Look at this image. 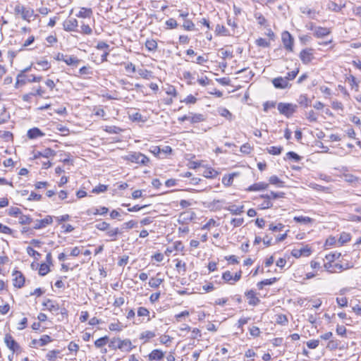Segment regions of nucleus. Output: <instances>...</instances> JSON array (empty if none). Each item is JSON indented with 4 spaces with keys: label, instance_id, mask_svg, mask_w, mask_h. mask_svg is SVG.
Returning <instances> with one entry per match:
<instances>
[{
    "label": "nucleus",
    "instance_id": "nucleus-1",
    "mask_svg": "<svg viewBox=\"0 0 361 361\" xmlns=\"http://www.w3.org/2000/svg\"><path fill=\"white\" fill-rule=\"evenodd\" d=\"M109 347L112 350L119 349L123 352H130L135 348L130 339L121 340L119 338H113L109 343Z\"/></svg>",
    "mask_w": 361,
    "mask_h": 361
},
{
    "label": "nucleus",
    "instance_id": "nucleus-2",
    "mask_svg": "<svg viewBox=\"0 0 361 361\" xmlns=\"http://www.w3.org/2000/svg\"><path fill=\"white\" fill-rule=\"evenodd\" d=\"M13 13L16 16L21 18L24 20L30 21L34 16V11L28 6L17 2L13 8Z\"/></svg>",
    "mask_w": 361,
    "mask_h": 361
},
{
    "label": "nucleus",
    "instance_id": "nucleus-3",
    "mask_svg": "<svg viewBox=\"0 0 361 361\" xmlns=\"http://www.w3.org/2000/svg\"><path fill=\"white\" fill-rule=\"evenodd\" d=\"M28 69L26 68L21 71L16 78V87H18L20 85H23L27 82H39L42 80V76H35L32 74H27L26 72Z\"/></svg>",
    "mask_w": 361,
    "mask_h": 361
},
{
    "label": "nucleus",
    "instance_id": "nucleus-4",
    "mask_svg": "<svg viewBox=\"0 0 361 361\" xmlns=\"http://www.w3.org/2000/svg\"><path fill=\"white\" fill-rule=\"evenodd\" d=\"M297 107L296 104L280 102L278 104L277 109L281 114L290 118L296 111Z\"/></svg>",
    "mask_w": 361,
    "mask_h": 361
},
{
    "label": "nucleus",
    "instance_id": "nucleus-5",
    "mask_svg": "<svg viewBox=\"0 0 361 361\" xmlns=\"http://www.w3.org/2000/svg\"><path fill=\"white\" fill-rule=\"evenodd\" d=\"M126 160L144 166L149 162V159L140 152H133L128 154L126 157Z\"/></svg>",
    "mask_w": 361,
    "mask_h": 361
},
{
    "label": "nucleus",
    "instance_id": "nucleus-6",
    "mask_svg": "<svg viewBox=\"0 0 361 361\" xmlns=\"http://www.w3.org/2000/svg\"><path fill=\"white\" fill-rule=\"evenodd\" d=\"M299 57L304 64H309L314 59V50L312 48L302 49Z\"/></svg>",
    "mask_w": 361,
    "mask_h": 361
},
{
    "label": "nucleus",
    "instance_id": "nucleus-7",
    "mask_svg": "<svg viewBox=\"0 0 361 361\" xmlns=\"http://www.w3.org/2000/svg\"><path fill=\"white\" fill-rule=\"evenodd\" d=\"M281 38L284 47L288 51H293L294 39L292 35L288 31H284L282 33Z\"/></svg>",
    "mask_w": 361,
    "mask_h": 361
},
{
    "label": "nucleus",
    "instance_id": "nucleus-8",
    "mask_svg": "<svg viewBox=\"0 0 361 361\" xmlns=\"http://www.w3.org/2000/svg\"><path fill=\"white\" fill-rule=\"evenodd\" d=\"M4 342L6 346L13 353L18 351L20 349V345L9 334H6L4 337Z\"/></svg>",
    "mask_w": 361,
    "mask_h": 361
},
{
    "label": "nucleus",
    "instance_id": "nucleus-9",
    "mask_svg": "<svg viewBox=\"0 0 361 361\" xmlns=\"http://www.w3.org/2000/svg\"><path fill=\"white\" fill-rule=\"evenodd\" d=\"M272 84L276 89H286L290 86V85H289L288 81H287V78L282 77L274 78L272 80Z\"/></svg>",
    "mask_w": 361,
    "mask_h": 361
},
{
    "label": "nucleus",
    "instance_id": "nucleus-10",
    "mask_svg": "<svg viewBox=\"0 0 361 361\" xmlns=\"http://www.w3.org/2000/svg\"><path fill=\"white\" fill-rule=\"evenodd\" d=\"M78 26V20L73 18L67 19L63 23L64 30L66 31H76Z\"/></svg>",
    "mask_w": 361,
    "mask_h": 361
},
{
    "label": "nucleus",
    "instance_id": "nucleus-11",
    "mask_svg": "<svg viewBox=\"0 0 361 361\" xmlns=\"http://www.w3.org/2000/svg\"><path fill=\"white\" fill-rule=\"evenodd\" d=\"M245 295L248 300L250 305L255 306L260 302V300L256 296V293L253 290L247 291Z\"/></svg>",
    "mask_w": 361,
    "mask_h": 361
},
{
    "label": "nucleus",
    "instance_id": "nucleus-12",
    "mask_svg": "<svg viewBox=\"0 0 361 361\" xmlns=\"http://www.w3.org/2000/svg\"><path fill=\"white\" fill-rule=\"evenodd\" d=\"M13 276H15L13 279V285L15 287L21 288L23 286L25 283V278L21 272L16 271Z\"/></svg>",
    "mask_w": 361,
    "mask_h": 361
},
{
    "label": "nucleus",
    "instance_id": "nucleus-13",
    "mask_svg": "<svg viewBox=\"0 0 361 361\" xmlns=\"http://www.w3.org/2000/svg\"><path fill=\"white\" fill-rule=\"evenodd\" d=\"M331 33V30L328 27H315L314 35L317 38L324 37Z\"/></svg>",
    "mask_w": 361,
    "mask_h": 361
},
{
    "label": "nucleus",
    "instance_id": "nucleus-14",
    "mask_svg": "<svg viewBox=\"0 0 361 361\" xmlns=\"http://www.w3.org/2000/svg\"><path fill=\"white\" fill-rule=\"evenodd\" d=\"M310 252H311L310 249L307 246H306V247H302L300 249L293 250L291 252V254L295 257L298 258V257H301L302 255L308 256L310 255Z\"/></svg>",
    "mask_w": 361,
    "mask_h": 361
},
{
    "label": "nucleus",
    "instance_id": "nucleus-15",
    "mask_svg": "<svg viewBox=\"0 0 361 361\" xmlns=\"http://www.w3.org/2000/svg\"><path fill=\"white\" fill-rule=\"evenodd\" d=\"M259 198L264 199V200L259 204V207L261 209H266L272 207L273 204L271 202V196L268 195H262Z\"/></svg>",
    "mask_w": 361,
    "mask_h": 361
},
{
    "label": "nucleus",
    "instance_id": "nucleus-16",
    "mask_svg": "<svg viewBox=\"0 0 361 361\" xmlns=\"http://www.w3.org/2000/svg\"><path fill=\"white\" fill-rule=\"evenodd\" d=\"M164 357V353L159 349L153 350L149 355L150 360L161 361Z\"/></svg>",
    "mask_w": 361,
    "mask_h": 361
},
{
    "label": "nucleus",
    "instance_id": "nucleus-17",
    "mask_svg": "<svg viewBox=\"0 0 361 361\" xmlns=\"http://www.w3.org/2000/svg\"><path fill=\"white\" fill-rule=\"evenodd\" d=\"M269 187V184L264 182H259L254 183L253 185L248 187L247 191H259L266 190Z\"/></svg>",
    "mask_w": 361,
    "mask_h": 361
},
{
    "label": "nucleus",
    "instance_id": "nucleus-18",
    "mask_svg": "<svg viewBox=\"0 0 361 361\" xmlns=\"http://www.w3.org/2000/svg\"><path fill=\"white\" fill-rule=\"evenodd\" d=\"M225 209L230 212L233 215H239L244 212V206H237L235 204L225 207Z\"/></svg>",
    "mask_w": 361,
    "mask_h": 361
},
{
    "label": "nucleus",
    "instance_id": "nucleus-19",
    "mask_svg": "<svg viewBox=\"0 0 361 361\" xmlns=\"http://www.w3.org/2000/svg\"><path fill=\"white\" fill-rule=\"evenodd\" d=\"M297 102H298V104L305 107V108H307L309 106L311 105L312 104V99L309 98L307 97V94H300L298 99H297Z\"/></svg>",
    "mask_w": 361,
    "mask_h": 361
},
{
    "label": "nucleus",
    "instance_id": "nucleus-20",
    "mask_svg": "<svg viewBox=\"0 0 361 361\" xmlns=\"http://www.w3.org/2000/svg\"><path fill=\"white\" fill-rule=\"evenodd\" d=\"M206 120V117L202 114H194L190 113V122L192 124L200 123Z\"/></svg>",
    "mask_w": 361,
    "mask_h": 361
},
{
    "label": "nucleus",
    "instance_id": "nucleus-21",
    "mask_svg": "<svg viewBox=\"0 0 361 361\" xmlns=\"http://www.w3.org/2000/svg\"><path fill=\"white\" fill-rule=\"evenodd\" d=\"M119 234H121V231L118 228H112L109 226V228L106 231V235L111 238V241L116 240L118 235Z\"/></svg>",
    "mask_w": 361,
    "mask_h": 361
},
{
    "label": "nucleus",
    "instance_id": "nucleus-22",
    "mask_svg": "<svg viewBox=\"0 0 361 361\" xmlns=\"http://www.w3.org/2000/svg\"><path fill=\"white\" fill-rule=\"evenodd\" d=\"M47 111L50 115H52L53 112H55L59 115H63L66 113V109L63 106H60L58 109H53L51 104H47Z\"/></svg>",
    "mask_w": 361,
    "mask_h": 361
},
{
    "label": "nucleus",
    "instance_id": "nucleus-23",
    "mask_svg": "<svg viewBox=\"0 0 361 361\" xmlns=\"http://www.w3.org/2000/svg\"><path fill=\"white\" fill-rule=\"evenodd\" d=\"M44 135V133L37 128H33L27 131V137L30 139H35Z\"/></svg>",
    "mask_w": 361,
    "mask_h": 361
},
{
    "label": "nucleus",
    "instance_id": "nucleus-24",
    "mask_svg": "<svg viewBox=\"0 0 361 361\" xmlns=\"http://www.w3.org/2000/svg\"><path fill=\"white\" fill-rule=\"evenodd\" d=\"M81 60L78 59L76 56H68L66 55L65 58V63L68 66H72L74 67H78V64Z\"/></svg>",
    "mask_w": 361,
    "mask_h": 361
},
{
    "label": "nucleus",
    "instance_id": "nucleus-25",
    "mask_svg": "<svg viewBox=\"0 0 361 361\" xmlns=\"http://www.w3.org/2000/svg\"><path fill=\"white\" fill-rule=\"evenodd\" d=\"M277 281L276 277L271 278L269 279H264L257 283V286L259 290H262L264 286H269L274 283Z\"/></svg>",
    "mask_w": 361,
    "mask_h": 361
},
{
    "label": "nucleus",
    "instance_id": "nucleus-26",
    "mask_svg": "<svg viewBox=\"0 0 361 361\" xmlns=\"http://www.w3.org/2000/svg\"><path fill=\"white\" fill-rule=\"evenodd\" d=\"M237 174L235 173H231V174H228V175H225L223 178H222V183L226 186V187H228L230 185H232L233 183V178L236 176Z\"/></svg>",
    "mask_w": 361,
    "mask_h": 361
},
{
    "label": "nucleus",
    "instance_id": "nucleus-27",
    "mask_svg": "<svg viewBox=\"0 0 361 361\" xmlns=\"http://www.w3.org/2000/svg\"><path fill=\"white\" fill-rule=\"evenodd\" d=\"M254 17L257 20L259 25L265 27L267 26V20L261 13L255 12L254 13Z\"/></svg>",
    "mask_w": 361,
    "mask_h": 361
},
{
    "label": "nucleus",
    "instance_id": "nucleus-28",
    "mask_svg": "<svg viewBox=\"0 0 361 361\" xmlns=\"http://www.w3.org/2000/svg\"><path fill=\"white\" fill-rule=\"evenodd\" d=\"M145 47L149 51H154L157 49V42L154 39H147L145 42Z\"/></svg>",
    "mask_w": 361,
    "mask_h": 361
},
{
    "label": "nucleus",
    "instance_id": "nucleus-29",
    "mask_svg": "<svg viewBox=\"0 0 361 361\" xmlns=\"http://www.w3.org/2000/svg\"><path fill=\"white\" fill-rule=\"evenodd\" d=\"M92 15L91 8H81L77 16L79 18H90Z\"/></svg>",
    "mask_w": 361,
    "mask_h": 361
},
{
    "label": "nucleus",
    "instance_id": "nucleus-30",
    "mask_svg": "<svg viewBox=\"0 0 361 361\" xmlns=\"http://www.w3.org/2000/svg\"><path fill=\"white\" fill-rule=\"evenodd\" d=\"M293 220L295 222L300 223V224H311L313 221V219L312 218H310L309 216H295L293 218Z\"/></svg>",
    "mask_w": 361,
    "mask_h": 361
},
{
    "label": "nucleus",
    "instance_id": "nucleus-31",
    "mask_svg": "<svg viewBox=\"0 0 361 361\" xmlns=\"http://www.w3.org/2000/svg\"><path fill=\"white\" fill-rule=\"evenodd\" d=\"M109 342V337L107 336L98 338L94 341V345L97 348H103Z\"/></svg>",
    "mask_w": 361,
    "mask_h": 361
},
{
    "label": "nucleus",
    "instance_id": "nucleus-32",
    "mask_svg": "<svg viewBox=\"0 0 361 361\" xmlns=\"http://www.w3.org/2000/svg\"><path fill=\"white\" fill-rule=\"evenodd\" d=\"M155 333L152 331H145L140 334V338L144 339V343L147 342L149 339L155 336Z\"/></svg>",
    "mask_w": 361,
    "mask_h": 361
},
{
    "label": "nucleus",
    "instance_id": "nucleus-33",
    "mask_svg": "<svg viewBox=\"0 0 361 361\" xmlns=\"http://www.w3.org/2000/svg\"><path fill=\"white\" fill-rule=\"evenodd\" d=\"M163 281V279L152 277L149 281V286L152 288H158Z\"/></svg>",
    "mask_w": 361,
    "mask_h": 361
},
{
    "label": "nucleus",
    "instance_id": "nucleus-34",
    "mask_svg": "<svg viewBox=\"0 0 361 361\" xmlns=\"http://www.w3.org/2000/svg\"><path fill=\"white\" fill-rule=\"evenodd\" d=\"M269 183L276 185L279 188L284 187V182L281 180L276 176H272L269 179Z\"/></svg>",
    "mask_w": 361,
    "mask_h": 361
},
{
    "label": "nucleus",
    "instance_id": "nucleus-35",
    "mask_svg": "<svg viewBox=\"0 0 361 361\" xmlns=\"http://www.w3.org/2000/svg\"><path fill=\"white\" fill-rule=\"evenodd\" d=\"M218 174L219 173L212 168L207 169L203 173V176L207 178H213L216 177Z\"/></svg>",
    "mask_w": 361,
    "mask_h": 361
},
{
    "label": "nucleus",
    "instance_id": "nucleus-36",
    "mask_svg": "<svg viewBox=\"0 0 361 361\" xmlns=\"http://www.w3.org/2000/svg\"><path fill=\"white\" fill-rule=\"evenodd\" d=\"M215 32H216L217 35H221L224 36L230 35L228 30L224 25H216Z\"/></svg>",
    "mask_w": 361,
    "mask_h": 361
},
{
    "label": "nucleus",
    "instance_id": "nucleus-37",
    "mask_svg": "<svg viewBox=\"0 0 361 361\" xmlns=\"http://www.w3.org/2000/svg\"><path fill=\"white\" fill-rule=\"evenodd\" d=\"M31 345L32 347L35 348L43 347L45 345V338L42 336L39 339H33L31 342Z\"/></svg>",
    "mask_w": 361,
    "mask_h": 361
},
{
    "label": "nucleus",
    "instance_id": "nucleus-38",
    "mask_svg": "<svg viewBox=\"0 0 361 361\" xmlns=\"http://www.w3.org/2000/svg\"><path fill=\"white\" fill-rule=\"evenodd\" d=\"M138 74L144 79H149L152 77V72L147 69H139Z\"/></svg>",
    "mask_w": 361,
    "mask_h": 361
},
{
    "label": "nucleus",
    "instance_id": "nucleus-39",
    "mask_svg": "<svg viewBox=\"0 0 361 361\" xmlns=\"http://www.w3.org/2000/svg\"><path fill=\"white\" fill-rule=\"evenodd\" d=\"M282 149V147L271 146L269 148H267V152L273 155H279L281 153Z\"/></svg>",
    "mask_w": 361,
    "mask_h": 361
},
{
    "label": "nucleus",
    "instance_id": "nucleus-40",
    "mask_svg": "<svg viewBox=\"0 0 361 361\" xmlns=\"http://www.w3.org/2000/svg\"><path fill=\"white\" fill-rule=\"evenodd\" d=\"M348 82L350 85L351 86L352 89H355V91H358L359 89V85L358 82L356 80V78L353 75H350L348 78Z\"/></svg>",
    "mask_w": 361,
    "mask_h": 361
},
{
    "label": "nucleus",
    "instance_id": "nucleus-41",
    "mask_svg": "<svg viewBox=\"0 0 361 361\" xmlns=\"http://www.w3.org/2000/svg\"><path fill=\"white\" fill-rule=\"evenodd\" d=\"M47 310H49L50 312H57L59 310V306L57 305H54L51 300L47 299Z\"/></svg>",
    "mask_w": 361,
    "mask_h": 361
},
{
    "label": "nucleus",
    "instance_id": "nucleus-42",
    "mask_svg": "<svg viewBox=\"0 0 361 361\" xmlns=\"http://www.w3.org/2000/svg\"><path fill=\"white\" fill-rule=\"evenodd\" d=\"M219 113L221 116L225 117L229 121L232 119V114L226 108H221L219 110Z\"/></svg>",
    "mask_w": 361,
    "mask_h": 361
},
{
    "label": "nucleus",
    "instance_id": "nucleus-43",
    "mask_svg": "<svg viewBox=\"0 0 361 361\" xmlns=\"http://www.w3.org/2000/svg\"><path fill=\"white\" fill-rule=\"evenodd\" d=\"M109 226L110 224L106 221H100L95 225L96 228L102 231H106Z\"/></svg>",
    "mask_w": 361,
    "mask_h": 361
},
{
    "label": "nucleus",
    "instance_id": "nucleus-44",
    "mask_svg": "<svg viewBox=\"0 0 361 361\" xmlns=\"http://www.w3.org/2000/svg\"><path fill=\"white\" fill-rule=\"evenodd\" d=\"M109 329L112 331H121L123 330V326L120 322L117 323H111L109 325Z\"/></svg>",
    "mask_w": 361,
    "mask_h": 361
},
{
    "label": "nucleus",
    "instance_id": "nucleus-45",
    "mask_svg": "<svg viewBox=\"0 0 361 361\" xmlns=\"http://www.w3.org/2000/svg\"><path fill=\"white\" fill-rule=\"evenodd\" d=\"M27 254L33 257L35 260H38L39 259L40 256H41V254H39L38 252L35 250L31 247H27Z\"/></svg>",
    "mask_w": 361,
    "mask_h": 361
},
{
    "label": "nucleus",
    "instance_id": "nucleus-46",
    "mask_svg": "<svg viewBox=\"0 0 361 361\" xmlns=\"http://www.w3.org/2000/svg\"><path fill=\"white\" fill-rule=\"evenodd\" d=\"M137 222L134 221V220H130L128 222H126L124 223L123 225H122V228L123 229H131L133 228H135V227H137Z\"/></svg>",
    "mask_w": 361,
    "mask_h": 361
},
{
    "label": "nucleus",
    "instance_id": "nucleus-47",
    "mask_svg": "<svg viewBox=\"0 0 361 361\" xmlns=\"http://www.w3.org/2000/svg\"><path fill=\"white\" fill-rule=\"evenodd\" d=\"M107 188L108 187L106 185L99 184V185L96 186L95 188H94L92 189V192L97 193V194H99L100 192H104L107 190Z\"/></svg>",
    "mask_w": 361,
    "mask_h": 361
},
{
    "label": "nucleus",
    "instance_id": "nucleus-48",
    "mask_svg": "<svg viewBox=\"0 0 361 361\" xmlns=\"http://www.w3.org/2000/svg\"><path fill=\"white\" fill-rule=\"evenodd\" d=\"M286 158L288 159H293L296 162L301 159V157L294 152H288L286 154Z\"/></svg>",
    "mask_w": 361,
    "mask_h": 361
},
{
    "label": "nucleus",
    "instance_id": "nucleus-49",
    "mask_svg": "<svg viewBox=\"0 0 361 361\" xmlns=\"http://www.w3.org/2000/svg\"><path fill=\"white\" fill-rule=\"evenodd\" d=\"M197 98L192 94H189L183 100H181L180 102H184L186 104H195L197 102Z\"/></svg>",
    "mask_w": 361,
    "mask_h": 361
},
{
    "label": "nucleus",
    "instance_id": "nucleus-50",
    "mask_svg": "<svg viewBox=\"0 0 361 361\" xmlns=\"http://www.w3.org/2000/svg\"><path fill=\"white\" fill-rule=\"evenodd\" d=\"M276 322L277 324L284 325L288 322V319L284 314H277Z\"/></svg>",
    "mask_w": 361,
    "mask_h": 361
},
{
    "label": "nucleus",
    "instance_id": "nucleus-51",
    "mask_svg": "<svg viewBox=\"0 0 361 361\" xmlns=\"http://www.w3.org/2000/svg\"><path fill=\"white\" fill-rule=\"evenodd\" d=\"M256 44L261 47H268L270 43L267 39L260 37L256 40Z\"/></svg>",
    "mask_w": 361,
    "mask_h": 361
},
{
    "label": "nucleus",
    "instance_id": "nucleus-52",
    "mask_svg": "<svg viewBox=\"0 0 361 361\" xmlns=\"http://www.w3.org/2000/svg\"><path fill=\"white\" fill-rule=\"evenodd\" d=\"M166 25L167 26V28L173 29L177 27L178 23L174 18H171L166 21Z\"/></svg>",
    "mask_w": 361,
    "mask_h": 361
},
{
    "label": "nucleus",
    "instance_id": "nucleus-53",
    "mask_svg": "<svg viewBox=\"0 0 361 361\" xmlns=\"http://www.w3.org/2000/svg\"><path fill=\"white\" fill-rule=\"evenodd\" d=\"M137 313L139 317H147L149 315V311L144 307H140L137 309Z\"/></svg>",
    "mask_w": 361,
    "mask_h": 361
},
{
    "label": "nucleus",
    "instance_id": "nucleus-54",
    "mask_svg": "<svg viewBox=\"0 0 361 361\" xmlns=\"http://www.w3.org/2000/svg\"><path fill=\"white\" fill-rule=\"evenodd\" d=\"M32 221V219L26 215H20L19 216V223L21 224H30Z\"/></svg>",
    "mask_w": 361,
    "mask_h": 361
},
{
    "label": "nucleus",
    "instance_id": "nucleus-55",
    "mask_svg": "<svg viewBox=\"0 0 361 361\" xmlns=\"http://www.w3.org/2000/svg\"><path fill=\"white\" fill-rule=\"evenodd\" d=\"M244 222L243 218H233L231 221V224L233 226V227H239Z\"/></svg>",
    "mask_w": 361,
    "mask_h": 361
},
{
    "label": "nucleus",
    "instance_id": "nucleus-56",
    "mask_svg": "<svg viewBox=\"0 0 361 361\" xmlns=\"http://www.w3.org/2000/svg\"><path fill=\"white\" fill-rule=\"evenodd\" d=\"M0 233L11 235L13 233V231L7 226H5L0 223Z\"/></svg>",
    "mask_w": 361,
    "mask_h": 361
},
{
    "label": "nucleus",
    "instance_id": "nucleus-57",
    "mask_svg": "<svg viewBox=\"0 0 361 361\" xmlns=\"http://www.w3.org/2000/svg\"><path fill=\"white\" fill-rule=\"evenodd\" d=\"M306 117L310 122H316L317 121V116L313 110L307 112Z\"/></svg>",
    "mask_w": 361,
    "mask_h": 361
},
{
    "label": "nucleus",
    "instance_id": "nucleus-58",
    "mask_svg": "<svg viewBox=\"0 0 361 361\" xmlns=\"http://www.w3.org/2000/svg\"><path fill=\"white\" fill-rule=\"evenodd\" d=\"M8 214L17 217L21 214V210L18 207H11L8 211Z\"/></svg>",
    "mask_w": 361,
    "mask_h": 361
},
{
    "label": "nucleus",
    "instance_id": "nucleus-59",
    "mask_svg": "<svg viewBox=\"0 0 361 361\" xmlns=\"http://www.w3.org/2000/svg\"><path fill=\"white\" fill-rule=\"evenodd\" d=\"M183 27L186 30H192L194 29L195 25L190 20H185Z\"/></svg>",
    "mask_w": 361,
    "mask_h": 361
},
{
    "label": "nucleus",
    "instance_id": "nucleus-60",
    "mask_svg": "<svg viewBox=\"0 0 361 361\" xmlns=\"http://www.w3.org/2000/svg\"><path fill=\"white\" fill-rule=\"evenodd\" d=\"M123 65L125 66V69L127 72H131V73H135L136 69H135V66L131 63V62H128V63H123Z\"/></svg>",
    "mask_w": 361,
    "mask_h": 361
},
{
    "label": "nucleus",
    "instance_id": "nucleus-61",
    "mask_svg": "<svg viewBox=\"0 0 361 361\" xmlns=\"http://www.w3.org/2000/svg\"><path fill=\"white\" fill-rule=\"evenodd\" d=\"M216 226V222L214 219H210L207 224H205L202 227V229L203 230H209L211 226Z\"/></svg>",
    "mask_w": 361,
    "mask_h": 361
},
{
    "label": "nucleus",
    "instance_id": "nucleus-62",
    "mask_svg": "<svg viewBox=\"0 0 361 361\" xmlns=\"http://www.w3.org/2000/svg\"><path fill=\"white\" fill-rule=\"evenodd\" d=\"M222 279L226 282L233 281V276L229 271H226L223 274Z\"/></svg>",
    "mask_w": 361,
    "mask_h": 361
},
{
    "label": "nucleus",
    "instance_id": "nucleus-63",
    "mask_svg": "<svg viewBox=\"0 0 361 361\" xmlns=\"http://www.w3.org/2000/svg\"><path fill=\"white\" fill-rule=\"evenodd\" d=\"M283 228H284V225L282 224H278L276 226H274L273 224H270L269 226V229L274 232L281 231Z\"/></svg>",
    "mask_w": 361,
    "mask_h": 361
},
{
    "label": "nucleus",
    "instance_id": "nucleus-64",
    "mask_svg": "<svg viewBox=\"0 0 361 361\" xmlns=\"http://www.w3.org/2000/svg\"><path fill=\"white\" fill-rule=\"evenodd\" d=\"M336 302L340 307H343L347 306L348 299L345 297L336 298Z\"/></svg>",
    "mask_w": 361,
    "mask_h": 361
}]
</instances>
